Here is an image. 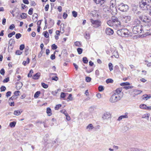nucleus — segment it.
I'll return each instance as SVG.
<instances>
[{
	"label": "nucleus",
	"instance_id": "f257e3e1",
	"mask_svg": "<svg viewBox=\"0 0 151 151\" xmlns=\"http://www.w3.org/2000/svg\"><path fill=\"white\" fill-rule=\"evenodd\" d=\"M122 91L121 88H118L115 90L109 99L110 102L114 103L120 100L123 96Z\"/></svg>",
	"mask_w": 151,
	"mask_h": 151
},
{
	"label": "nucleus",
	"instance_id": "f03ea898",
	"mask_svg": "<svg viewBox=\"0 0 151 151\" xmlns=\"http://www.w3.org/2000/svg\"><path fill=\"white\" fill-rule=\"evenodd\" d=\"M148 0H141L139 2V6L143 10L150 9L151 6Z\"/></svg>",
	"mask_w": 151,
	"mask_h": 151
},
{
	"label": "nucleus",
	"instance_id": "7ed1b4c3",
	"mask_svg": "<svg viewBox=\"0 0 151 151\" xmlns=\"http://www.w3.org/2000/svg\"><path fill=\"white\" fill-rule=\"evenodd\" d=\"M116 0H111L110 2L109 9L110 12L113 15H115L117 13V9L115 7Z\"/></svg>",
	"mask_w": 151,
	"mask_h": 151
},
{
	"label": "nucleus",
	"instance_id": "20e7f679",
	"mask_svg": "<svg viewBox=\"0 0 151 151\" xmlns=\"http://www.w3.org/2000/svg\"><path fill=\"white\" fill-rule=\"evenodd\" d=\"M142 32L143 33V37L150 35V26L149 25H141Z\"/></svg>",
	"mask_w": 151,
	"mask_h": 151
},
{
	"label": "nucleus",
	"instance_id": "39448f33",
	"mask_svg": "<svg viewBox=\"0 0 151 151\" xmlns=\"http://www.w3.org/2000/svg\"><path fill=\"white\" fill-rule=\"evenodd\" d=\"M90 21L91 23V25L96 28H98L101 25V22L99 20H94L91 19Z\"/></svg>",
	"mask_w": 151,
	"mask_h": 151
},
{
	"label": "nucleus",
	"instance_id": "423d86ee",
	"mask_svg": "<svg viewBox=\"0 0 151 151\" xmlns=\"http://www.w3.org/2000/svg\"><path fill=\"white\" fill-rule=\"evenodd\" d=\"M141 28V25L134 26L132 29V32L135 34L142 33Z\"/></svg>",
	"mask_w": 151,
	"mask_h": 151
},
{
	"label": "nucleus",
	"instance_id": "0eeeda50",
	"mask_svg": "<svg viewBox=\"0 0 151 151\" xmlns=\"http://www.w3.org/2000/svg\"><path fill=\"white\" fill-rule=\"evenodd\" d=\"M118 7L119 10L123 12H126L129 9L128 6L123 3L120 4Z\"/></svg>",
	"mask_w": 151,
	"mask_h": 151
},
{
	"label": "nucleus",
	"instance_id": "6e6552de",
	"mask_svg": "<svg viewBox=\"0 0 151 151\" xmlns=\"http://www.w3.org/2000/svg\"><path fill=\"white\" fill-rule=\"evenodd\" d=\"M131 17L129 16H123L121 17V20L124 23H128L131 20Z\"/></svg>",
	"mask_w": 151,
	"mask_h": 151
},
{
	"label": "nucleus",
	"instance_id": "1a4fd4ad",
	"mask_svg": "<svg viewBox=\"0 0 151 151\" xmlns=\"http://www.w3.org/2000/svg\"><path fill=\"white\" fill-rule=\"evenodd\" d=\"M139 18L144 22L149 23L150 22V19L147 16H140L139 17Z\"/></svg>",
	"mask_w": 151,
	"mask_h": 151
},
{
	"label": "nucleus",
	"instance_id": "9d476101",
	"mask_svg": "<svg viewBox=\"0 0 151 151\" xmlns=\"http://www.w3.org/2000/svg\"><path fill=\"white\" fill-rule=\"evenodd\" d=\"M105 32L107 35H112L114 33L113 30L109 28H106L105 29Z\"/></svg>",
	"mask_w": 151,
	"mask_h": 151
},
{
	"label": "nucleus",
	"instance_id": "9b49d317",
	"mask_svg": "<svg viewBox=\"0 0 151 151\" xmlns=\"http://www.w3.org/2000/svg\"><path fill=\"white\" fill-rule=\"evenodd\" d=\"M142 91L141 90L135 89L133 91L132 95L133 97H135L136 95L140 94Z\"/></svg>",
	"mask_w": 151,
	"mask_h": 151
},
{
	"label": "nucleus",
	"instance_id": "f8f14e48",
	"mask_svg": "<svg viewBox=\"0 0 151 151\" xmlns=\"http://www.w3.org/2000/svg\"><path fill=\"white\" fill-rule=\"evenodd\" d=\"M111 117L110 114L108 112L104 113L102 116V118L104 119H107Z\"/></svg>",
	"mask_w": 151,
	"mask_h": 151
},
{
	"label": "nucleus",
	"instance_id": "ddd939ff",
	"mask_svg": "<svg viewBox=\"0 0 151 151\" xmlns=\"http://www.w3.org/2000/svg\"><path fill=\"white\" fill-rule=\"evenodd\" d=\"M125 29H121L117 31V34L122 37L124 36V33Z\"/></svg>",
	"mask_w": 151,
	"mask_h": 151
},
{
	"label": "nucleus",
	"instance_id": "4468645a",
	"mask_svg": "<svg viewBox=\"0 0 151 151\" xmlns=\"http://www.w3.org/2000/svg\"><path fill=\"white\" fill-rule=\"evenodd\" d=\"M113 27L115 29H117L119 27H120L121 26V23L119 21L113 23Z\"/></svg>",
	"mask_w": 151,
	"mask_h": 151
},
{
	"label": "nucleus",
	"instance_id": "2eb2a0df",
	"mask_svg": "<svg viewBox=\"0 0 151 151\" xmlns=\"http://www.w3.org/2000/svg\"><path fill=\"white\" fill-rule=\"evenodd\" d=\"M23 86L22 83V82H19L16 83V88L17 90H19Z\"/></svg>",
	"mask_w": 151,
	"mask_h": 151
},
{
	"label": "nucleus",
	"instance_id": "dca6fc26",
	"mask_svg": "<svg viewBox=\"0 0 151 151\" xmlns=\"http://www.w3.org/2000/svg\"><path fill=\"white\" fill-rule=\"evenodd\" d=\"M22 112V109H20L19 110H15L14 111V115L18 116L20 115Z\"/></svg>",
	"mask_w": 151,
	"mask_h": 151
},
{
	"label": "nucleus",
	"instance_id": "f3484780",
	"mask_svg": "<svg viewBox=\"0 0 151 151\" xmlns=\"http://www.w3.org/2000/svg\"><path fill=\"white\" fill-rule=\"evenodd\" d=\"M140 21L138 19H136L134 20L133 23V25L134 26H136L137 25H141L140 24Z\"/></svg>",
	"mask_w": 151,
	"mask_h": 151
},
{
	"label": "nucleus",
	"instance_id": "a211bd4d",
	"mask_svg": "<svg viewBox=\"0 0 151 151\" xmlns=\"http://www.w3.org/2000/svg\"><path fill=\"white\" fill-rule=\"evenodd\" d=\"M94 128L93 126L91 124H89L86 127L88 131L92 130Z\"/></svg>",
	"mask_w": 151,
	"mask_h": 151
},
{
	"label": "nucleus",
	"instance_id": "6ab92c4d",
	"mask_svg": "<svg viewBox=\"0 0 151 151\" xmlns=\"http://www.w3.org/2000/svg\"><path fill=\"white\" fill-rule=\"evenodd\" d=\"M40 75V73H37L33 76V78L34 79H37L39 78Z\"/></svg>",
	"mask_w": 151,
	"mask_h": 151
},
{
	"label": "nucleus",
	"instance_id": "aec40b11",
	"mask_svg": "<svg viewBox=\"0 0 151 151\" xmlns=\"http://www.w3.org/2000/svg\"><path fill=\"white\" fill-rule=\"evenodd\" d=\"M127 151H142V150L137 148H130Z\"/></svg>",
	"mask_w": 151,
	"mask_h": 151
},
{
	"label": "nucleus",
	"instance_id": "412c9836",
	"mask_svg": "<svg viewBox=\"0 0 151 151\" xmlns=\"http://www.w3.org/2000/svg\"><path fill=\"white\" fill-rule=\"evenodd\" d=\"M144 97L143 98V99H145L146 100H147L148 99L151 98V96L150 95L145 94L143 95Z\"/></svg>",
	"mask_w": 151,
	"mask_h": 151
},
{
	"label": "nucleus",
	"instance_id": "4be33fe9",
	"mask_svg": "<svg viewBox=\"0 0 151 151\" xmlns=\"http://www.w3.org/2000/svg\"><path fill=\"white\" fill-rule=\"evenodd\" d=\"M129 35L128 30L127 29H125L124 33V36L122 37H127Z\"/></svg>",
	"mask_w": 151,
	"mask_h": 151
},
{
	"label": "nucleus",
	"instance_id": "5701e85b",
	"mask_svg": "<svg viewBox=\"0 0 151 151\" xmlns=\"http://www.w3.org/2000/svg\"><path fill=\"white\" fill-rule=\"evenodd\" d=\"M111 20L113 23L116 22L118 21V19L114 16H113L112 17Z\"/></svg>",
	"mask_w": 151,
	"mask_h": 151
},
{
	"label": "nucleus",
	"instance_id": "b1692460",
	"mask_svg": "<svg viewBox=\"0 0 151 151\" xmlns=\"http://www.w3.org/2000/svg\"><path fill=\"white\" fill-rule=\"evenodd\" d=\"M128 118V116L127 115H122L121 116H119L118 119V120L120 121L122 119L125 118Z\"/></svg>",
	"mask_w": 151,
	"mask_h": 151
},
{
	"label": "nucleus",
	"instance_id": "393cba45",
	"mask_svg": "<svg viewBox=\"0 0 151 151\" xmlns=\"http://www.w3.org/2000/svg\"><path fill=\"white\" fill-rule=\"evenodd\" d=\"M30 59L29 58H27L26 61H24L23 62L22 64L24 66H25L27 64H28L29 63Z\"/></svg>",
	"mask_w": 151,
	"mask_h": 151
},
{
	"label": "nucleus",
	"instance_id": "a878e982",
	"mask_svg": "<svg viewBox=\"0 0 151 151\" xmlns=\"http://www.w3.org/2000/svg\"><path fill=\"white\" fill-rule=\"evenodd\" d=\"M139 107L140 108L145 109H146L147 108V106L144 104H140L139 106Z\"/></svg>",
	"mask_w": 151,
	"mask_h": 151
},
{
	"label": "nucleus",
	"instance_id": "bb28decb",
	"mask_svg": "<svg viewBox=\"0 0 151 151\" xmlns=\"http://www.w3.org/2000/svg\"><path fill=\"white\" fill-rule=\"evenodd\" d=\"M40 94V91H37L34 94V97L35 98H38Z\"/></svg>",
	"mask_w": 151,
	"mask_h": 151
},
{
	"label": "nucleus",
	"instance_id": "cd10ccee",
	"mask_svg": "<svg viewBox=\"0 0 151 151\" xmlns=\"http://www.w3.org/2000/svg\"><path fill=\"white\" fill-rule=\"evenodd\" d=\"M16 124V122H13L10 123L9 124V126L11 127H14Z\"/></svg>",
	"mask_w": 151,
	"mask_h": 151
},
{
	"label": "nucleus",
	"instance_id": "c85d7f7f",
	"mask_svg": "<svg viewBox=\"0 0 151 151\" xmlns=\"http://www.w3.org/2000/svg\"><path fill=\"white\" fill-rule=\"evenodd\" d=\"M130 85V83L128 82L122 83L120 84V85L121 86H129Z\"/></svg>",
	"mask_w": 151,
	"mask_h": 151
},
{
	"label": "nucleus",
	"instance_id": "c756f323",
	"mask_svg": "<svg viewBox=\"0 0 151 151\" xmlns=\"http://www.w3.org/2000/svg\"><path fill=\"white\" fill-rule=\"evenodd\" d=\"M109 70H110V71H112V70H113V65L112 64V63H109Z\"/></svg>",
	"mask_w": 151,
	"mask_h": 151
},
{
	"label": "nucleus",
	"instance_id": "7c9ffc66",
	"mask_svg": "<svg viewBox=\"0 0 151 151\" xmlns=\"http://www.w3.org/2000/svg\"><path fill=\"white\" fill-rule=\"evenodd\" d=\"M107 24L110 26H113V23L111 20H109L107 22Z\"/></svg>",
	"mask_w": 151,
	"mask_h": 151
},
{
	"label": "nucleus",
	"instance_id": "2f4dec72",
	"mask_svg": "<svg viewBox=\"0 0 151 151\" xmlns=\"http://www.w3.org/2000/svg\"><path fill=\"white\" fill-rule=\"evenodd\" d=\"M113 80L111 78H108L107 79L106 81V82L107 83H113Z\"/></svg>",
	"mask_w": 151,
	"mask_h": 151
},
{
	"label": "nucleus",
	"instance_id": "473e14b6",
	"mask_svg": "<svg viewBox=\"0 0 151 151\" xmlns=\"http://www.w3.org/2000/svg\"><path fill=\"white\" fill-rule=\"evenodd\" d=\"M8 47V51L9 52H11L12 50L13 46H12V44H10Z\"/></svg>",
	"mask_w": 151,
	"mask_h": 151
},
{
	"label": "nucleus",
	"instance_id": "72a5a7b5",
	"mask_svg": "<svg viewBox=\"0 0 151 151\" xmlns=\"http://www.w3.org/2000/svg\"><path fill=\"white\" fill-rule=\"evenodd\" d=\"M110 9L108 6H104L103 8V10L105 12H108L109 11V9Z\"/></svg>",
	"mask_w": 151,
	"mask_h": 151
},
{
	"label": "nucleus",
	"instance_id": "f704fd0d",
	"mask_svg": "<svg viewBox=\"0 0 151 151\" xmlns=\"http://www.w3.org/2000/svg\"><path fill=\"white\" fill-rule=\"evenodd\" d=\"M104 89V87L102 86H100L98 87V90L99 91L101 92Z\"/></svg>",
	"mask_w": 151,
	"mask_h": 151
},
{
	"label": "nucleus",
	"instance_id": "c9c22d12",
	"mask_svg": "<svg viewBox=\"0 0 151 151\" xmlns=\"http://www.w3.org/2000/svg\"><path fill=\"white\" fill-rule=\"evenodd\" d=\"M83 61L84 63H88V60L86 57H84L83 58Z\"/></svg>",
	"mask_w": 151,
	"mask_h": 151
},
{
	"label": "nucleus",
	"instance_id": "e433bc0d",
	"mask_svg": "<svg viewBox=\"0 0 151 151\" xmlns=\"http://www.w3.org/2000/svg\"><path fill=\"white\" fill-rule=\"evenodd\" d=\"M51 109H50V108L49 107L47 108V114H51L49 115V116L51 115L52 114V113H51Z\"/></svg>",
	"mask_w": 151,
	"mask_h": 151
},
{
	"label": "nucleus",
	"instance_id": "4c0bfd02",
	"mask_svg": "<svg viewBox=\"0 0 151 151\" xmlns=\"http://www.w3.org/2000/svg\"><path fill=\"white\" fill-rule=\"evenodd\" d=\"M41 85L42 86L45 88H47L48 87V86L47 84H46L44 83H42Z\"/></svg>",
	"mask_w": 151,
	"mask_h": 151
},
{
	"label": "nucleus",
	"instance_id": "58836bf2",
	"mask_svg": "<svg viewBox=\"0 0 151 151\" xmlns=\"http://www.w3.org/2000/svg\"><path fill=\"white\" fill-rule=\"evenodd\" d=\"M77 52L79 54H81L83 51V49L81 48H78L77 49Z\"/></svg>",
	"mask_w": 151,
	"mask_h": 151
},
{
	"label": "nucleus",
	"instance_id": "ea45409f",
	"mask_svg": "<svg viewBox=\"0 0 151 151\" xmlns=\"http://www.w3.org/2000/svg\"><path fill=\"white\" fill-rule=\"evenodd\" d=\"M15 32L13 31L8 35V37L9 38L11 37L13 35L15 34Z\"/></svg>",
	"mask_w": 151,
	"mask_h": 151
},
{
	"label": "nucleus",
	"instance_id": "a19ab883",
	"mask_svg": "<svg viewBox=\"0 0 151 151\" xmlns=\"http://www.w3.org/2000/svg\"><path fill=\"white\" fill-rule=\"evenodd\" d=\"M75 45L76 46L80 47L81 45V44L80 42L76 41L75 42Z\"/></svg>",
	"mask_w": 151,
	"mask_h": 151
},
{
	"label": "nucleus",
	"instance_id": "79ce46f5",
	"mask_svg": "<svg viewBox=\"0 0 151 151\" xmlns=\"http://www.w3.org/2000/svg\"><path fill=\"white\" fill-rule=\"evenodd\" d=\"M22 36V35L19 33L15 35V37L17 39H19Z\"/></svg>",
	"mask_w": 151,
	"mask_h": 151
},
{
	"label": "nucleus",
	"instance_id": "37998d69",
	"mask_svg": "<svg viewBox=\"0 0 151 151\" xmlns=\"http://www.w3.org/2000/svg\"><path fill=\"white\" fill-rule=\"evenodd\" d=\"M64 25L63 24H61L60 25V29L62 30L61 31H62V33H63L64 31Z\"/></svg>",
	"mask_w": 151,
	"mask_h": 151
},
{
	"label": "nucleus",
	"instance_id": "c03bdc74",
	"mask_svg": "<svg viewBox=\"0 0 151 151\" xmlns=\"http://www.w3.org/2000/svg\"><path fill=\"white\" fill-rule=\"evenodd\" d=\"M133 87V86H126L124 87V88L126 89V90H127L128 89L130 88H132Z\"/></svg>",
	"mask_w": 151,
	"mask_h": 151
},
{
	"label": "nucleus",
	"instance_id": "a18cd8bd",
	"mask_svg": "<svg viewBox=\"0 0 151 151\" xmlns=\"http://www.w3.org/2000/svg\"><path fill=\"white\" fill-rule=\"evenodd\" d=\"M27 15L25 13H23L21 15V17L23 19H25L27 17Z\"/></svg>",
	"mask_w": 151,
	"mask_h": 151
},
{
	"label": "nucleus",
	"instance_id": "49530a36",
	"mask_svg": "<svg viewBox=\"0 0 151 151\" xmlns=\"http://www.w3.org/2000/svg\"><path fill=\"white\" fill-rule=\"evenodd\" d=\"M67 99L70 101H72L73 99V98L72 97V95L71 94H69L67 98Z\"/></svg>",
	"mask_w": 151,
	"mask_h": 151
},
{
	"label": "nucleus",
	"instance_id": "de8ad7c7",
	"mask_svg": "<svg viewBox=\"0 0 151 151\" xmlns=\"http://www.w3.org/2000/svg\"><path fill=\"white\" fill-rule=\"evenodd\" d=\"M33 73V71L32 70H31L27 76L28 77H31L32 76V74Z\"/></svg>",
	"mask_w": 151,
	"mask_h": 151
},
{
	"label": "nucleus",
	"instance_id": "09e8293b",
	"mask_svg": "<svg viewBox=\"0 0 151 151\" xmlns=\"http://www.w3.org/2000/svg\"><path fill=\"white\" fill-rule=\"evenodd\" d=\"M44 35L45 37L47 38L49 37V35L48 32L47 31L44 32Z\"/></svg>",
	"mask_w": 151,
	"mask_h": 151
},
{
	"label": "nucleus",
	"instance_id": "8fccbe9b",
	"mask_svg": "<svg viewBox=\"0 0 151 151\" xmlns=\"http://www.w3.org/2000/svg\"><path fill=\"white\" fill-rule=\"evenodd\" d=\"M52 50H55L57 48V46L55 44H53L52 45Z\"/></svg>",
	"mask_w": 151,
	"mask_h": 151
},
{
	"label": "nucleus",
	"instance_id": "3c124183",
	"mask_svg": "<svg viewBox=\"0 0 151 151\" xmlns=\"http://www.w3.org/2000/svg\"><path fill=\"white\" fill-rule=\"evenodd\" d=\"M72 14H73V16L74 17H77V12L75 11H73V12H72Z\"/></svg>",
	"mask_w": 151,
	"mask_h": 151
},
{
	"label": "nucleus",
	"instance_id": "603ef678",
	"mask_svg": "<svg viewBox=\"0 0 151 151\" xmlns=\"http://www.w3.org/2000/svg\"><path fill=\"white\" fill-rule=\"evenodd\" d=\"M61 105L59 104L56 105L55 107V110H58V109L61 107Z\"/></svg>",
	"mask_w": 151,
	"mask_h": 151
},
{
	"label": "nucleus",
	"instance_id": "864d4df0",
	"mask_svg": "<svg viewBox=\"0 0 151 151\" xmlns=\"http://www.w3.org/2000/svg\"><path fill=\"white\" fill-rule=\"evenodd\" d=\"M1 91H5L6 89V87L4 86H2L0 88Z\"/></svg>",
	"mask_w": 151,
	"mask_h": 151
},
{
	"label": "nucleus",
	"instance_id": "5fc2aeb1",
	"mask_svg": "<svg viewBox=\"0 0 151 151\" xmlns=\"http://www.w3.org/2000/svg\"><path fill=\"white\" fill-rule=\"evenodd\" d=\"M22 53V52H21L19 50H17L15 52V54L16 55H19L21 54Z\"/></svg>",
	"mask_w": 151,
	"mask_h": 151
},
{
	"label": "nucleus",
	"instance_id": "6e6d98bb",
	"mask_svg": "<svg viewBox=\"0 0 151 151\" xmlns=\"http://www.w3.org/2000/svg\"><path fill=\"white\" fill-rule=\"evenodd\" d=\"M33 10L32 8H30L28 11L29 14L31 15L33 13Z\"/></svg>",
	"mask_w": 151,
	"mask_h": 151
},
{
	"label": "nucleus",
	"instance_id": "4d7b16f0",
	"mask_svg": "<svg viewBox=\"0 0 151 151\" xmlns=\"http://www.w3.org/2000/svg\"><path fill=\"white\" fill-rule=\"evenodd\" d=\"M91 80V78L89 77H86V81L87 82H89Z\"/></svg>",
	"mask_w": 151,
	"mask_h": 151
},
{
	"label": "nucleus",
	"instance_id": "13d9d810",
	"mask_svg": "<svg viewBox=\"0 0 151 151\" xmlns=\"http://www.w3.org/2000/svg\"><path fill=\"white\" fill-rule=\"evenodd\" d=\"M0 73L2 75H4L5 73V71L4 68H2L0 71Z\"/></svg>",
	"mask_w": 151,
	"mask_h": 151
},
{
	"label": "nucleus",
	"instance_id": "bf43d9fd",
	"mask_svg": "<svg viewBox=\"0 0 151 151\" xmlns=\"http://www.w3.org/2000/svg\"><path fill=\"white\" fill-rule=\"evenodd\" d=\"M9 81V77H7V78L4 79L3 81V83H7Z\"/></svg>",
	"mask_w": 151,
	"mask_h": 151
},
{
	"label": "nucleus",
	"instance_id": "052dcab7",
	"mask_svg": "<svg viewBox=\"0 0 151 151\" xmlns=\"http://www.w3.org/2000/svg\"><path fill=\"white\" fill-rule=\"evenodd\" d=\"M17 98V97H16L14 95H13L9 99V100H13L14 99H16Z\"/></svg>",
	"mask_w": 151,
	"mask_h": 151
},
{
	"label": "nucleus",
	"instance_id": "680f3d73",
	"mask_svg": "<svg viewBox=\"0 0 151 151\" xmlns=\"http://www.w3.org/2000/svg\"><path fill=\"white\" fill-rule=\"evenodd\" d=\"M58 90L57 89V90L55 91H52V94L54 96L56 95L58 93Z\"/></svg>",
	"mask_w": 151,
	"mask_h": 151
},
{
	"label": "nucleus",
	"instance_id": "e2e57ef3",
	"mask_svg": "<svg viewBox=\"0 0 151 151\" xmlns=\"http://www.w3.org/2000/svg\"><path fill=\"white\" fill-rule=\"evenodd\" d=\"M60 112L64 114L65 116H67L68 113L65 110H62L60 111Z\"/></svg>",
	"mask_w": 151,
	"mask_h": 151
},
{
	"label": "nucleus",
	"instance_id": "0e129e2a",
	"mask_svg": "<svg viewBox=\"0 0 151 151\" xmlns=\"http://www.w3.org/2000/svg\"><path fill=\"white\" fill-rule=\"evenodd\" d=\"M145 64L147 65V66L148 67L151 66V63H150L147 61H145Z\"/></svg>",
	"mask_w": 151,
	"mask_h": 151
},
{
	"label": "nucleus",
	"instance_id": "69168bd1",
	"mask_svg": "<svg viewBox=\"0 0 151 151\" xmlns=\"http://www.w3.org/2000/svg\"><path fill=\"white\" fill-rule=\"evenodd\" d=\"M52 79L53 80L55 81H57L58 79V78L57 76H55L54 77H52Z\"/></svg>",
	"mask_w": 151,
	"mask_h": 151
},
{
	"label": "nucleus",
	"instance_id": "338daca9",
	"mask_svg": "<svg viewBox=\"0 0 151 151\" xmlns=\"http://www.w3.org/2000/svg\"><path fill=\"white\" fill-rule=\"evenodd\" d=\"M20 93V91H16L14 93V94L16 97L19 95V93Z\"/></svg>",
	"mask_w": 151,
	"mask_h": 151
},
{
	"label": "nucleus",
	"instance_id": "774afa93",
	"mask_svg": "<svg viewBox=\"0 0 151 151\" xmlns=\"http://www.w3.org/2000/svg\"><path fill=\"white\" fill-rule=\"evenodd\" d=\"M55 53V52H54V54H52L51 55L50 58L51 59H52V60H53L55 58V55L54 54Z\"/></svg>",
	"mask_w": 151,
	"mask_h": 151
}]
</instances>
